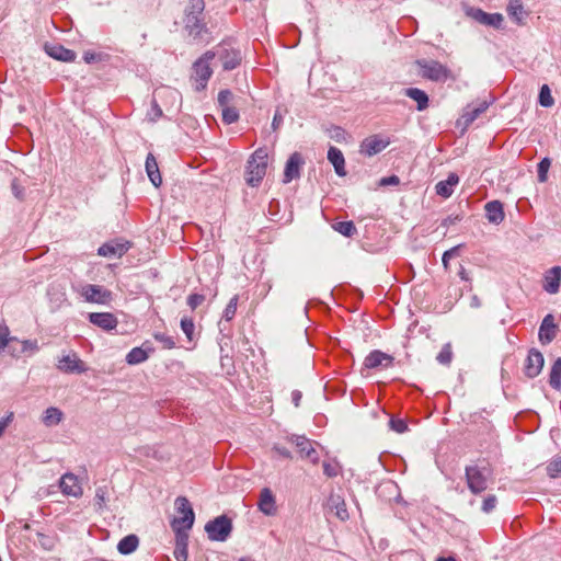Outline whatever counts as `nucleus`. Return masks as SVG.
Segmentation results:
<instances>
[{
	"mask_svg": "<svg viewBox=\"0 0 561 561\" xmlns=\"http://www.w3.org/2000/svg\"><path fill=\"white\" fill-rule=\"evenodd\" d=\"M204 10V0H196L195 3L190 2L184 10V31L193 41L201 39L203 33L207 32V25L203 16Z\"/></svg>",
	"mask_w": 561,
	"mask_h": 561,
	"instance_id": "f257e3e1",
	"label": "nucleus"
},
{
	"mask_svg": "<svg viewBox=\"0 0 561 561\" xmlns=\"http://www.w3.org/2000/svg\"><path fill=\"white\" fill-rule=\"evenodd\" d=\"M268 152L266 148L256 149L248 160L245 181L250 186H257L266 174Z\"/></svg>",
	"mask_w": 561,
	"mask_h": 561,
	"instance_id": "f03ea898",
	"label": "nucleus"
},
{
	"mask_svg": "<svg viewBox=\"0 0 561 561\" xmlns=\"http://www.w3.org/2000/svg\"><path fill=\"white\" fill-rule=\"evenodd\" d=\"M468 489L473 494H481L488 489L490 470L486 465H471L465 469Z\"/></svg>",
	"mask_w": 561,
	"mask_h": 561,
	"instance_id": "7ed1b4c3",
	"label": "nucleus"
},
{
	"mask_svg": "<svg viewBox=\"0 0 561 561\" xmlns=\"http://www.w3.org/2000/svg\"><path fill=\"white\" fill-rule=\"evenodd\" d=\"M215 58V53L206 51L193 64L192 80L195 82V90L203 91L207 87V82L213 75L210 61Z\"/></svg>",
	"mask_w": 561,
	"mask_h": 561,
	"instance_id": "20e7f679",
	"label": "nucleus"
},
{
	"mask_svg": "<svg viewBox=\"0 0 561 561\" xmlns=\"http://www.w3.org/2000/svg\"><path fill=\"white\" fill-rule=\"evenodd\" d=\"M416 64L421 70V76L425 79L435 82H445L453 78L451 71L439 61L422 59L417 60Z\"/></svg>",
	"mask_w": 561,
	"mask_h": 561,
	"instance_id": "39448f33",
	"label": "nucleus"
},
{
	"mask_svg": "<svg viewBox=\"0 0 561 561\" xmlns=\"http://www.w3.org/2000/svg\"><path fill=\"white\" fill-rule=\"evenodd\" d=\"M174 504L179 516L172 519V529H191L195 520V514L190 501L185 496H178Z\"/></svg>",
	"mask_w": 561,
	"mask_h": 561,
	"instance_id": "423d86ee",
	"label": "nucleus"
},
{
	"mask_svg": "<svg viewBox=\"0 0 561 561\" xmlns=\"http://www.w3.org/2000/svg\"><path fill=\"white\" fill-rule=\"evenodd\" d=\"M205 531L211 541H226L232 531L231 519L220 515L205 525Z\"/></svg>",
	"mask_w": 561,
	"mask_h": 561,
	"instance_id": "0eeeda50",
	"label": "nucleus"
},
{
	"mask_svg": "<svg viewBox=\"0 0 561 561\" xmlns=\"http://www.w3.org/2000/svg\"><path fill=\"white\" fill-rule=\"evenodd\" d=\"M77 293L91 304L106 305L112 299V293L101 285L84 284L77 289Z\"/></svg>",
	"mask_w": 561,
	"mask_h": 561,
	"instance_id": "6e6552de",
	"label": "nucleus"
},
{
	"mask_svg": "<svg viewBox=\"0 0 561 561\" xmlns=\"http://www.w3.org/2000/svg\"><path fill=\"white\" fill-rule=\"evenodd\" d=\"M214 53L215 57L217 56L221 62L224 70H233L241 64V51L231 47L227 43H221L218 45L216 51Z\"/></svg>",
	"mask_w": 561,
	"mask_h": 561,
	"instance_id": "1a4fd4ad",
	"label": "nucleus"
},
{
	"mask_svg": "<svg viewBox=\"0 0 561 561\" xmlns=\"http://www.w3.org/2000/svg\"><path fill=\"white\" fill-rule=\"evenodd\" d=\"M466 14L480 24L493 26L495 28H501L504 21L501 13H488L479 8L470 7L466 10Z\"/></svg>",
	"mask_w": 561,
	"mask_h": 561,
	"instance_id": "9d476101",
	"label": "nucleus"
},
{
	"mask_svg": "<svg viewBox=\"0 0 561 561\" xmlns=\"http://www.w3.org/2000/svg\"><path fill=\"white\" fill-rule=\"evenodd\" d=\"M305 164V159L300 152H294L289 156L286 161L284 174H283V183L288 184L293 180L300 178V171L302 165Z\"/></svg>",
	"mask_w": 561,
	"mask_h": 561,
	"instance_id": "9b49d317",
	"label": "nucleus"
},
{
	"mask_svg": "<svg viewBox=\"0 0 561 561\" xmlns=\"http://www.w3.org/2000/svg\"><path fill=\"white\" fill-rule=\"evenodd\" d=\"M389 138H381L379 135H373L365 138L360 144V153L373 157L388 147Z\"/></svg>",
	"mask_w": 561,
	"mask_h": 561,
	"instance_id": "f8f14e48",
	"label": "nucleus"
},
{
	"mask_svg": "<svg viewBox=\"0 0 561 561\" xmlns=\"http://www.w3.org/2000/svg\"><path fill=\"white\" fill-rule=\"evenodd\" d=\"M59 489L67 496L80 497L83 493L78 477L71 472L65 473L59 479Z\"/></svg>",
	"mask_w": 561,
	"mask_h": 561,
	"instance_id": "ddd939ff",
	"label": "nucleus"
},
{
	"mask_svg": "<svg viewBox=\"0 0 561 561\" xmlns=\"http://www.w3.org/2000/svg\"><path fill=\"white\" fill-rule=\"evenodd\" d=\"M543 363H545V359H543L542 354L538 350L531 348L528 353L526 360H525V367H524L525 375L528 378L537 377L543 367Z\"/></svg>",
	"mask_w": 561,
	"mask_h": 561,
	"instance_id": "4468645a",
	"label": "nucleus"
},
{
	"mask_svg": "<svg viewBox=\"0 0 561 561\" xmlns=\"http://www.w3.org/2000/svg\"><path fill=\"white\" fill-rule=\"evenodd\" d=\"M57 368L67 374H82L88 369L84 362L76 354L62 356L57 364Z\"/></svg>",
	"mask_w": 561,
	"mask_h": 561,
	"instance_id": "2eb2a0df",
	"label": "nucleus"
},
{
	"mask_svg": "<svg viewBox=\"0 0 561 561\" xmlns=\"http://www.w3.org/2000/svg\"><path fill=\"white\" fill-rule=\"evenodd\" d=\"M394 358L381 351L375 350L370 352L364 360V366L368 369L378 367L389 368L393 365Z\"/></svg>",
	"mask_w": 561,
	"mask_h": 561,
	"instance_id": "dca6fc26",
	"label": "nucleus"
},
{
	"mask_svg": "<svg viewBox=\"0 0 561 561\" xmlns=\"http://www.w3.org/2000/svg\"><path fill=\"white\" fill-rule=\"evenodd\" d=\"M558 327L554 323V317L547 314L539 328L538 337L541 344L547 345L551 343L557 336Z\"/></svg>",
	"mask_w": 561,
	"mask_h": 561,
	"instance_id": "f3484780",
	"label": "nucleus"
},
{
	"mask_svg": "<svg viewBox=\"0 0 561 561\" xmlns=\"http://www.w3.org/2000/svg\"><path fill=\"white\" fill-rule=\"evenodd\" d=\"M293 443L302 458L310 460L312 463L319 461V454L313 448V443L310 439L305 436H296Z\"/></svg>",
	"mask_w": 561,
	"mask_h": 561,
	"instance_id": "a211bd4d",
	"label": "nucleus"
},
{
	"mask_svg": "<svg viewBox=\"0 0 561 561\" xmlns=\"http://www.w3.org/2000/svg\"><path fill=\"white\" fill-rule=\"evenodd\" d=\"M89 320L92 324L106 331H111L117 325L116 317L110 312H91Z\"/></svg>",
	"mask_w": 561,
	"mask_h": 561,
	"instance_id": "6ab92c4d",
	"label": "nucleus"
},
{
	"mask_svg": "<svg viewBox=\"0 0 561 561\" xmlns=\"http://www.w3.org/2000/svg\"><path fill=\"white\" fill-rule=\"evenodd\" d=\"M561 285V266H553L545 273L543 289L557 294Z\"/></svg>",
	"mask_w": 561,
	"mask_h": 561,
	"instance_id": "aec40b11",
	"label": "nucleus"
},
{
	"mask_svg": "<svg viewBox=\"0 0 561 561\" xmlns=\"http://www.w3.org/2000/svg\"><path fill=\"white\" fill-rule=\"evenodd\" d=\"M128 249H129L128 243L110 241V242L102 244L98 249V254L101 256H105V257H113V256L121 257L128 251Z\"/></svg>",
	"mask_w": 561,
	"mask_h": 561,
	"instance_id": "412c9836",
	"label": "nucleus"
},
{
	"mask_svg": "<svg viewBox=\"0 0 561 561\" xmlns=\"http://www.w3.org/2000/svg\"><path fill=\"white\" fill-rule=\"evenodd\" d=\"M45 50L50 57L61 61H73L77 57L73 50L60 44L45 45Z\"/></svg>",
	"mask_w": 561,
	"mask_h": 561,
	"instance_id": "4be33fe9",
	"label": "nucleus"
},
{
	"mask_svg": "<svg viewBox=\"0 0 561 561\" xmlns=\"http://www.w3.org/2000/svg\"><path fill=\"white\" fill-rule=\"evenodd\" d=\"M458 183L459 176L451 172L448 174V178L445 181H439L435 185L436 194L444 198H448L453 195L454 188L458 185Z\"/></svg>",
	"mask_w": 561,
	"mask_h": 561,
	"instance_id": "5701e85b",
	"label": "nucleus"
},
{
	"mask_svg": "<svg viewBox=\"0 0 561 561\" xmlns=\"http://www.w3.org/2000/svg\"><path fill=\"white\" fill-rule=\"evenodd\" d=\"M484 209L485 216L491 224L499 225L504 220L503 204L500 201L488 202Z\"/></svg>",
	"mask_w": 561,
	"mask_h": 561,
	"instance_id": "b1692460",
	"label": "nucleus"
},
{
	"mask_svg": "<svg viewBox=\"0 0 561 561\" xmlns=\"http://www.w3.org/2000/svg\"><path fill=\"white\" fill-rule=\"evenodd\" d=\"M259 508L267 516L276 513L275 497L268 488H264L260 493Z\"/></svg>",
	"mask_w": 561,
	"mask_h": 561,
	"instance_id": "393cba45",
	"label": "nucleus"
},
{
	"mask_svg": "<svg viewBox=\"0 0 561 561\" xmlns=\"http://www.w3.org/2000/svg\"><path fill=\"white\" fill-rule=\"evenodd\" d=\"M328 507L334 512L335 516L341 520L348 519V512L345 501L337 494H331L328 499Z\"/></svg>",
	"mask_w": 561,
	"mask_h": 561,
	"instance_id": "a878e982",
	"label": "nucleus"
},
{
	"mask_svg": "<svg viewBox=\"0 0 561 561\" xmlns=\"http://www.w3.org/2000/svg\"><path fill=\"white\" fill-rule=\"evenodd\" d=\"M147 175L153 186L159 187L162 183V178L159 171L158 162L152 153H148L145 163Z\"/></svg>",
	"mask_w": 561,
	"mask_h": 561,
	"instance_id": "bb28decb",
	"label": "nucleus"
},
{
	"mask_svg": "<svg viewBox=\"0 0 561 561\" xmlns=\"http://www.w3.org/2000/svg\"><path fill=\"white\" fill-rule=\"evenodd\" d=\"M328 160L333 164L335 173L340 176L346 174L345 171V159L340 149L336 147H330L328 151Z\"/></svg>",
	"mask_w": 561,
	"mask_h": 561,
	"instance_id": "cd10ccee",
	"label": "nucleus"
},
{
	"mask_svg": "<svg viewBox=\"0 0 561 561\" xmlns=\"http://www.w3.org/2000/svg\"><path fill=\"white\" fill-rule=\"evenodd\" d=\"M238 300H239V297L237 295H234L227 304V306L224 310V314H222L224 321L221 320L218 323L220 332H224L225 330H227L228 329L227 324L234 318L236 312H237V307H238Z\"/></svg>",
	"mask_w": 561,
	"mask_h": 561,
	"instance_id": "c85d7f7f",
	"label": "nucleus"
},
{
	"mask_svg": "<svg viewBox=\"0 0 561 561\" xmlns=\"http://www.w3.org/2000/svg\"><path fill=\"white\" fill-rule=\"evenodd\" d=\"M404 94L417 103L416 108L419 111H424L428 107L430 100L427 94L423 90L417 88H408L404 90Z\"/></svg>",
	"mask_w": 561,
	"mask_h": 561,
	"instance_id": "c756f323",
	"label": "nucleus"
},
{
	"mask_svg": "<svg viewBox=\"0 0 561 561\" xmlns=\"http://www.w3.org/2000/svg\"><path fill=\"white\" fill-rule=\"evenodd\" d=\"M152 351H153L152 347H147V348L134 347L126 355V362L129 365H137L140 363H144L149 357V353Z\"/></svg>",
	"mask_w": 561,
	"mask_h": 561,
	"instance_id": "7c9ffc66",
	"label": "nucleus"
},
{
	"mask_svg": "<svg viewBox=\"0 0 561 561\" xmlns=\"http://www.w3.org/2000/svg\"><path fill=\"white\" fill-rule=\"evenodd\" d=\"M506 10L510 18L513 19L517 24L523 23L525 15L523 0H510Z\"/></svg>",
	"mask_w": 561,
	"mask_h": 561,
	"instance_id": "2f4dec72",
	"label": "nucleus"
},
{
	"mask_svg": "<svg viewBox=\"0 0 561 561\" xmlns=\"http://www.w3.org/2000/svg\"><path fill=\"white\" fill-rule=\"evenodd\" d=\"M62 416L64 414L58 408L50 407L46 409L45 412L43 413L42 422L44 425L48 427L55 426L61 422Z\"/></svg>",
	"mask_w": 561,
	"mask_h": 561,
	"instance_id": "473e14b6",
	"label": "nucleus"
},
{
	"mask_svg": "<svg viewBox=\"0 0 561 561\" xmlns=\"http://www.w3.org/2000/svg\"><path fill=\"white\" fill-rule=\"evenodd\" d=\"M138 545V537L136 535H128L118 542L117 550L122 554H129L137 549Z\"/></svg>",
	"mask_w": 561,
	"mask_h": 561,
	"instance_id": "72a5a7b5",
	"label": "nucleus"
},
{
	"mask_svg": "<svg viewBox=\"0 0 561 561\" xmlns=\"http://www.w3.org/2000/svg\"><path fill=\"white\" fill-rule=\"evenodd\" d=\"M549 385L556 390L561 389V357L557 358L551 367Z\"/></svg>",
	"mask_w": 561,
	"mask_h": 561,
	"instance_id": "f704fd0d",
	"label": "nucleus"
},
{
	"mask_svg": "<svg viewBox=\"0 0 561 561\" xmlns=\"http://www.w3.org/2000/svg\"><path fill=\"white\" fill-rule=\"evenodd\" d=\"M480 113H478L476 107L468 105L463 111L461 117L458 121V124H462L465 128L469 127L478 117Z\"/></svg>",
	"mask_w": 561,
	"mask_h": 561,
	"instance_id": "c9c22d12",
	"label": "nucleus"
},
{
	"mask_svg": "<svg viewBox=\"0 0 561 561\" xmlns=\"http://www.w3.org/2000/svg\"><path fill=\"white\" fill-rule=\"evenodd\" d=\"M36 535L38 543L43 549L50 551L55 548L56 537L54 535H48L44 533H37Z\"/></svg>",
	"mask_w": 561,
	"mask_h": 561,
	"instance_id": "e433bc0d",
	"label": "nucleus"
},
{
	"mask_svg": "<svg viewBox=\"0 0 561 561\" xmlns=\"http://www.w3.org/2000/svg\"><path fill=\"white\" fill-rule=\"evenodd\" d=\"M551 165V160L546 157L540 160V162L537 165V174H538V181L540 183H545L548 180V171Z\"/></svg>",
	"mask_w": 561,
	"mask_h": 561,
	"instance_id": "4c0bfd02",
	"label": "nucleus"
},
{
	"mask_svg": "<svg viewBox=\"0 0 561 561\" xmlns=\"http://www.w3.org/2000/svg\"><path fill=\"white\" fill-rule=\"evenodd\" d=\"M333 227L345 237H352L356 232V227L353 221H339Z\"/></svg>",
	"mask_w": 561,
	"mask_h": 561,
	"instance_id": "58836bf2",
	"label": "nucleus"
},
{
	"mask_svg": "<svg viewBox=\"0 0 561 561\" xmlns=\"http://www.w3.org/2000/svg\"><path fill=\"white\" fill-rule=\"evenodd\" d=\"M539 103L543 107H550L554 104V100L551 95L550 89L547 84H543L539 91Z\"/></svg>",
	"mask_w": 561,
	"mask_h": 561,
	"instance_id": "ea45409f",
	"label": "nucleus"
},
{
	"mask_svg": "<svg viewBox=\"0 0 561 561\" xmlns=\"http://www.w3.org/2000/svg\"><path fill=\"white\" fill-rule=\"evenodd\" d=\"M222 112V121L225 124H232L239 119V112L233 106H226L221 108Z\"/></svg>",
	"mask_w": 561,
	"mask_h": 561,
	"instance_id": "a19ab883",
	"label": "nucleus"
},
{
	"mask_svg": "<svg viewBox=\"0 0 561 561\" xmlns=\"http://www.w3.org/2000/svg\"><path fill=\"white\" fill-rule=\"evenodd\" d=\"M453 359V351L450 344H445L436 356V360L442 365H449Z\"/></svg>",
	"mask_w": 561,
	"mask_h": 561,
	"instance_id": "79ce46f5",
	"label": "nucleus"
},
{
	"mask_svg": "<svg viewBox=\"0 0 561 561\" xmlns=\"http://www.w3.org/2000/svg\"><path fill=\"white\" fill-rule=\"evenodd\" d=\"M153 337L157 342L162 344V347L165 350H172L175 347V341L173 336L167 335L162 332H156L153 334Z\"/></svg>",
	"mask_w": 561,
	"mask_h": 561,
	"instance_id": "37998d69",
	"label": "nucleus"
},
{
	"mask_svg": "<svg viewBox=\"0 0 561 561\" xmlns=\"http://www.w3.org/2000/svg\"><path fill=\"white\" fill-rule=\"evenodd\" d=\"M322 467H323V473L328 478H335L340 474L341 467H340L339 462H336V461H324L322 463Z\"/></svg>",
	"mask_w": 561,
	"mask_h": 561,
	"instance_id": "c03bdc74",
	"label": "nucleus"
},
{
	"mask_svg": "<svg viewBox=\"0 0 561 561\" xmlns=\"http://www.w3.org/2000/svg\"><path fill=\"white\" fill-rule=\"evenodd\" d=\"M188 530L184 528L173 529L175 534V546L176 547H187L188 545Z\"/></svg>",
	"mask_w": 561,
	"mask_h": 561,
	"instance_id": "a18cd8bd",
	"label": "nucleus"
},
{
	"mask_svg": "<svg viewBox=\"0 0 561 561\" xmlns=\"http://www.w3.org/2000/svg\"><path fill=\"white\" fill-rule=\"evenodd\" d=\"M547 472L550 478H557L561 474V457L553 458L548 463Z\"/></svg>",
	"mask_w": 561,
	"mask_h": 561,
	"instance_id": "49530a36",
	"label": "nucleus"
},
{
	"mask_svg": "<svg viewBox=\"0 0 561 561\" xmlns=\"http://www.w3.org/2000/svg\"><path fill=\"white\" fill-rule=\"evenodd\" d=\"M181 329L184 332V334L186 335V337L190 341H192L194 329H195L193 319L186 318V317L182 318L181 319Z\"/></svg>",
	"mask_w": 561,
	"mask_h": 561,
	"instance_id": "de8ad7c7",
	"label": "nucleus"
},
{
	"mask_svg": "<svg viewBox=\"0 0 561 561\" xmlns=\"http://www.w3.org/2000/svg\"><path fill=\"white\" fill-rule=\"evenodd\" d=\"M497 504V499L494 494H489L482 503L481 510L483 513L489 514L491 513Z\"/></svg>",
	"mask_w": 561,
	"mask_h": 561,
	"instance_id": "09e8293b",
	"label": "nucleus"
},
{
	"mask_svg": "<svg viewBox=\"0 0 561 561\" xmlns=\"http://www.w3.org/2000/svg\"><path fill=\"white\" fill-rule=\"evenodd\" d=\"M232 99H233V94L229 90H221L218 93V104L221 108L226 107V106H230Z\"/></svg>",
	"mask_w": 561,
	"mask_h": 561,
	"instance_id": "8fccbe9b",
	"label": "nucleus"
},
{
	"mask_svg": "<svg viewBox=\"0 0 561 561\" xmlns=\"http://www.w3.org/2000/svg\"><path fill=\"white\" fill-rule=\"evenodd\" d=\"M389 425L391 430L399 434H402L408 430L407 423L401 419H390Z\"/></svg>",
	"mask_w": 561,
	"mask_h": 561,
	"instance_id": "3c124183",
	"label": "nucleus"
},
{
	"mask_svg": "<svg viewBox=\"0 0 561 561\" xmlns=\"http://www.w3.org/2000/svg\"><path fill=\"white\" fill-rule=\"evenodd\" d=\"M205 300V296L201 294H192L187 297V305L191 309H196L199 307Z\"/></svg>",
	"mask_w": 561,
	"mask_h": 561,
	"instance_id": "603ef678",
	"label": "nucleus"
},
{
	"mask_svg": "<svg viewBox=\"0 0 561 561\" xmlns=\"http://www.w3.org/2000/svg\"><path fill=\"white\" fill-rule=\"evenodd\" d=\"M459 247H454L447 251L444 252L442 262L445 270H448L449 267V260L458 254Z\"/></svg>",
	"mask_w": 561,
	"mask_h": 561,
	"instance_id": "864d4df0",
	"label": "nucleus"
},
{
	"mask_svg": "<svg viewBox=\"0 0 561 561\" xmlns=\"http://www.w3.org/2000/svg\"><path fill=\"white\" fill-rule=\"evenodd\" d=\"M11 190H12V193L13 195L19 199V201H23L24 199V187L22 185H20V183L18 182V180H13L12 183H11Z\"/></svg>",
	"mask_w": 561,
	"mask_h": 561,
	"instance_id": "5fc2aeb1",
	"label": "nucleus"
},
{
	"mask_svg": "<svg viewBox=\"0 0 561 561\" xmlns=\"http://www.w3.org/2000/svg\"><path fill=\"white\" fill-rule=\"evenodd\" d=\"M330 137L336 141L345 139V130L342 127L333 126L330 129Z\"/></svg>",
	"mask_w": 561,
	"mask_h": 561,
	"instance_id": "6e6d98bb",
	"label": "nucleus"
},
{
	"mask_svg": "<svg viewBox=\"0 0 561 561\" xmlns=\"http://www.w3.org/2000/svg\"><path fill=\"white\" fill-rule=\"evenodd\" d=\"M173 554L178 561H186L188 557L187 547L175 546Z\"/></svg>",
	"mask_w": 561,
	"mask_h": 561,
	"instance_id": "4d7b16f0",
	"label": "nucleus"
},
{
	"mask_svg": "<svg viewBox=\"0 0 561 561\" xmlns=\"http://www.w3.org/2000/svg\"><path fill=\"white\" fill-rule=\"evenodd\" d=\"M400 179L397 175L385 176L379 181L380 186L398 185Z\"/></svg>",
	"mask_w": 561,
	"mask_h": 561,
	"instance_id": "13d9d810",
	"label": "nucleus"
},
{
	"mask_svg": "<svg viewBox=\"0 0 561 561\" xmlns=\"http://www.w3.org/2000/svg\"><path fill=\"white\" fill-rule=\"evenodd\" d=\"M9 330L5 325H0V351L3 350L9 342Z\"/></svg>",
	"mask_w": 561,
	"mask_h": 561,
	"instance_id": "bf43d9fd",
	"label": "nucleus"
},
{
	"mask_svg": "<svg viewBox=\"0 0 561 561\" xmlns=\"http://www.w3.org/2000/svg\"><path fill=\"white\" fill-rule=\"evenodd\" d=\"M37 350H38L37 341L25 340L22 342V351L23 352H27V351L35 352Z\"/></svg>",
	"mask_w": 561,
	"mask_h": 561,
	"instance_id": "052dcab7",
	"label": "nucleus"
},
{
	"mask_svg": "<svg viewBox=\"0 0 561 561\" xmlns=\"http://www.w3.org/2000/svg\"><path fill=\"white\" fill-rule=\"evenodd\" d=\"M13 416H14L13 412H10L5 417L0 420V437L4 433L8 425L12 422Z\"/></svg>",
	"mask_w": 561,
	"mask_h": 561,
	"instance_id": "680f3d73",
	"label": "nucleus"
},
{
	"mask_svg": "<svg viewBox=\"0 0 561 561\" xmlns=\"http://www.w3.org/2000/svg\"><path fill=\"white\" fill-rule=\"evenodd\" d=\"M273 450L279 456V457H283V458H286V459H290L291 458V454L290 451L286 448V447H280V446H275L273 448Z\"/></svg>",
	"mask_w": 561,
	"mask_h": 561,
	"instance_id": "e2e57ef3",
	"label": "nucleus"
},
{
	"mask_svg": "<svg viewBox=\"0 0 561 561\" xmlns=\"http://www.w3.org/2000/svg\"><path fill=\"white\" fill-rule=\"evenodd\" d=\"M301 398H302V393H301V391H299V390H294V391L291 392V401H293V403H294V405H295L296 408H298V407L300 405Z\"/></svg>",
	"mask_w": 561,
	"mask_h": 561,
	"instance_id": "0e129e2a",
	"label": "nucleus"
},
{
	"mask_svg": "<svg viewBox=\"0 0 561 561\" xmlns=\"http://www.w3.org/2000/svg\"><path fill=\"white\" fill-rule=\"evenodd\" d=\"M95 500L100 506H102V504L105 502V491L103 489L99 488L96 490Z\"/></svg>",
	"mask_w": 561,
	"mask_h": 561,
	"instance_id": "69168bd1",
	"label": "nucleus"
},
{
	"mask_svg": "<svg viewBox=\"0 0 561 561\" xmlns=\"http://www.w3.org/2000/svg\"><path fill=\"white\" fill-rule=\"evenodd\" d=\"M491 103H492L491 101H482L474 107L477 108L478 113H480V115H481L489 108Z\"/></svg>",
	"mask_w": 561,
	"mask_h": 561,
	"instance_id": "338daca9",
	"label": "nucleus"
},
{
	"mask_svg": "<svg viewBox=\"0 0 561 561\" xmlns=\"http://www.w3.org/2000/svg\"><path fill=\"white\" fill-rule=\"evenodd\" d=\"M460 218L458 216L456 217H453V216H448L447 218H445L442 222V226L444 227H449L451 225H455L457 221H459Z\"/></svg>",
	"mask_w": 561,
	"mask_h": 561,
	"instance_id": "774afa93",
	"label": "nucleus"
}]
</instances>
